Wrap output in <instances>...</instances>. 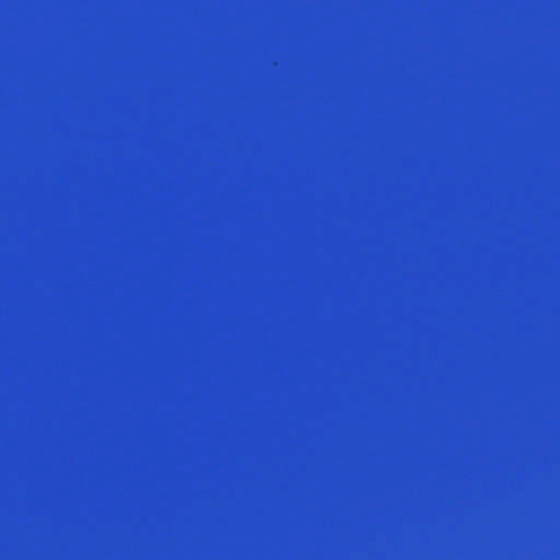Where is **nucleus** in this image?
<instances>
[{
    "label": "nucleus",
    "mask_w": 560,
    "mask_h": 560,
    "mask_svg": "<svg viewBox=\"0 0 560 560\" xmlns=\"http://www.w3.org/2000/svg\"><path fill=\"white\" fill-rule=\"evenodd\" d=\"M412 118H420V0H412Z\"/></svg>",
    "instance_id": "f257e3e1"
},
{
    "label": "nucleus",
    "mask_w": 560,
    "mask_h": 560,
    "mask_svg": "<svg viewBox=\"0 0 560 560\" xmlns=\"http://www.w3.org/2000/svg\"><path fill=\"white\" fill-rule=\"evenodd\" d=\"M424 98V96L422 95V100Z\"/></svg>",
    "instance_id": "f03ea898"
}]
</instances>
